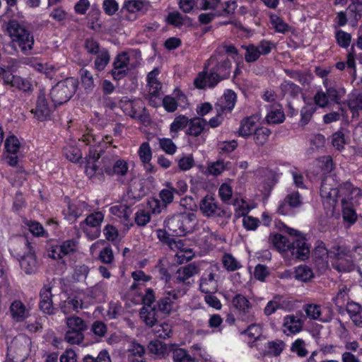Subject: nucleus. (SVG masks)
I'll use <instances>...</instances> for the list:
<instances>
[{"instance_id":"f257e3e1","label":"nucleus","mask_w":362,"mask_h":362,"mask_svg":"<svg viewBox=\"0 0 362 362\" xmlns=\"http://www.w3.org/2000/svg\"><path fill=\"white\" fill-rule=\"evenodd\" d=\"M100 153L90 148L88 155L86 157L85 173L93 182H103L105 180V175L113 176L115 167L119 157L118 155L112 153H107L102 157L100 163L98 165Z\"/></svg>"},{"instance_id":"f03ea898","label":"nucleus","mask_w":362,"mask_h":362,"mask_svg":"<svg viewBox=\"0 0 362 362\" xmlns=\"http://www.w3.org/2000/svg\"><path fill=\"white\" fill-rule=\"evenodd\" d=\"M286 232L290 235H293L296 239L290 243L288 238L279 233L270 235L269 239L274 246L280 252H291V256L300 260H305L308 258L310 246L308 243L304 235L298 230L284 226Z\"/></svg>"},{"instance_id":"7ed1b4c3","label":"nucleus","mask_w":362,"mask_h":362,"mask_svg":"<svg viewBox=\"0 0 362 362\" xmlns=\"http://www.w3.org/2000/svg\"><path fill=\"white\" fill-rule=\"evenodd\" d=\"M7 30L13 47H18L24 54H28L32 51L35 44L34 37L23 25L16 21H10Z\"/></svg>"},{"instance_id":"20e7f679","label":"nucleus","mask_w":362,"mask_h":362,"mask_svg":"<svg viewBox=\"0 0 362 362\" xmlns=\"http://www.w3.org/2000/svg\"><path fill=\"white\" fill-rule=\"evenodd\" d=\"M198 221L193 212L179 213L168 217L164 221V226L177 236H184L192 233Z\"/></svg>"},{"instance_id":"39448f33","label":"nucleus","mask_w":362,"mask_h":362,"mask_svg":"<svg viewBox=\"0 0 362 362\" xmlns=\"http://www.w3.org/2000/svg\"><path fill=\"white\" fill-rule=\"evenodd\" d=\"M187 291L186 288H172L165 286L156 303L158 310L168 315L176 313L180 308V299Z\"/></svg>"},{"instance_id":"423d86ee","label":"nucleus","mask_w":362,"mask_h":362,"mask_svg":"<svg viewBox=\"0 0 362 362\" xmlns=\"http://www.w3.org/2000/svg\"><path fill=\"white\" fill-rule=\"evenodd\" d=\"M263 300L262 297L252 296L247 298L242 294H236L232 298L231 303L240 319L249 322L255 320V310L259 307Z\"/></svg>"},{"instance_id":"0eeeda50","label":"nucleus","mask_w":362,"mask_h":362,"mask_svg":"<svg viewBox=\"0 0 362 362\" xmlns=\"http://www.w3.org/2000/svg\"><path fill=\"white\" fill-rule=\"evenodd\" d=\"M78 88L77 80L73 77L58 82L49 93V97L54 106L68 102L74 95Z\"/></svg>"},{"instance_id":"6e6552de","label":"nucleus","mask_w":362,"mask_h":362,"mask_svg":"<svg viewBox=\"0 0 362 362\" xmlns=\"http://www.w3.org/2000/svg\"><path fill=\"white\" fill-rule=\"evenodd\" d=\"M320 196L324 207L331 211L333 214L339 201L341 202V196L340 191L332 176H327L322 180L320 187Z\"/></svg>"},{"instance_id":"1a4fd4ad","label":"nucleus","mask_w":362,"mask_h":362,"mask_svg":"<svg viewBox=\"0 0 362 362\" xmlns=\"http://www.w3.org/2000/svg\"><path fill=\"white\" fill-rule=\"evenodd\" d=\"M66 206L62 209V215L64 218L70 224L76 223L77 219L83 214L91 211L90 206L83 201L72 200L66 197Z\"/></svg>"},{"instance_id":"9d476101","label":"nucleus","mask_w":362,"mask_h":362,"mask_svg":"<svg viewBox=\"0 0 362 362\" xmlns=\"http://www.w3.org/2000/svg\"><path fill=\"white\" fill-rule=\"evenodd\" d=\"M134 54L133 51L119 53L114 59L113 68L110 73L114 80H121L124 78L130 70V60Z\"/></svg>"},{"instance_id":"9b49d317","label":"nucleus","mask_w":362,"mask_h":362,"mask_svg":"<svg viewBox=\"0 0 362 362\" xmlns=\"http://www.w3.org/2000/svg\"><path fill=\"white\" fill-rule=\"evenodd\" d=\"M103 219L104 214L101 211L92 213L80 223V228L90 240H94L100 235L99 227Z\"/></svg>"},{"instance_id":"f8f14e48","label":"nucleus","mask_w":362,"mask_h":362,"mask_svg":"<svg viewBox=\"0 0 362 362\" xmlns=\"http://www.w3.org/2000/svg\"><path fill=\"white\" fill-rule=\"evenodd\" d=\"M303 310L309 319L322 322H330L334 315L333 310L330 307L322 308L317 304H306L303 306Z\"/></svg>"},{"instance_id":"ddd939ff","label":"nucleus","mask_w":362,"mask_h":362,"mask_svg":"<svg viewBox=\"0 0 362 362\" xmlns=\"http://www.w3.org/2000/svg\"><path fill=\"white\" fill-rule=\"evenodd\" d=\"M0 75L2 76L4 83L11 86L23 92H31L33 86L29 80L19 76L13 75L4 67L0 66Z\"/></svg>"},{"instance_id":"4468645a","label":"nucleus","mask_w":362,"mask_h":362,"mask_svg":"<svg viewBox=\"0 0 362 362\" xmlns=\"http://www.w3.org/2000/svg\"><path fill=\"white\" fill-rule=\"evenodd\" d=\"M78 248V242L69 239L53 245L49 250V256L54 259H61L64 257L74 254Z\"/></svg>"},{"instance_id":"2eb2a0df","label":"nucleus","mask_w":362,"mask_h":362,"mask_svg":"<svg viewBox=\"0 0 362 362\" xmlns=\"http://www.w3.org/2000/svg\"><path fill=\"white\" fill-rule=\"evenodd\" d=\"M199 209L204 216L208 218L226 216V211L219 206L216 199L210 195H206L201 200Z\"/></svg>"},{"instance_id":"dca6fc26","label":"nucleus","mask_w":362,"mask_h":362,"mask_svg":"<svg viewBox=\"0 0 362 362\" xmlns=\"http://www.w3.org/2000/svg\"><path fill=\"white\" fill-rule=\"evenodd\" d=\"M147 6L148 3L143 0H125L122 6L121 11L125 20L134 21L138 18V13L146 11Z\"/></svg>"},{"instance_id":"f3484780","label":"nucleus","mask_w":362,"mask_h":362,"mask_svg":"<svg viewBox=\"0 0 362 362\" xmlns=\"http://www.w3.org/2000/svg\"><path fill=\"white\" fill-rule=\"evenodd\" d=\"M316 252H320L322 255H327L331 258H335L338 260L346 259L351 263V248L345 245H334L330 250H327L323 243H321L316 248Z\"/></svg>"},{"instance_id":"a211bd4d","label":"nucleus","mask_w":362,"mask_h":362,"mask_svg":"<svg viewBox=\"0 0 362 362\" xmlns=\"http://www.w3.org/2000/svg\"><path fill=\"white\" fill-rule=\"evenodd\" d=\"M61 311L64 315L70 314L73 312L78 313L81 309L86 308L85 300L81 293L69 295L64 300L59 304Z\"/></svg>"},{"instance_id":"6ab92c4d","label":"nucleus","mask_w":362,"mask_h":362,"mask_svg":"<svg viewBox=\"0 0 362 362\" xmlns=\"http://www.w3.org/2000/svg\"><path fill=\"white\" fill-rule=\"evenodd\" d=\"M303 201L300 193L298 191H293L288 193L278 206L277 211L281 215H289L291 209L299 207L302 205Z\"/></svg>"},{"instance_id":"aec40b11","label":"nucleus","mask_w":362,"mask_h":362,"mask_svg":"<svg viewBox=\"0 0 362 362\" xmlns=\"http://www.w3.org/2000/svg\"><path fill=\"white\" fill-rule=\"evenodd\" d=\"M199 267L194 263L180 267L176 272L175 281L178 284L190 286L194 282L193 277L198 274Z\"/></svg>"},{"instance_id":"412c9836","label":"nucleus","mask_w":362,"mask_h":362,"mask_svg":"<svg viewBox=\"0 0 362 362\" xmlns=\"http://www.w3.org/2000/svg\"><path fill=\"white\" fill-rule=\"evenodd\" d=\"M31 307L24 304L21 300H13L9 308L11 317L15 322H23L30 316Z\"/></svg>"},{"instance_id":"4be33fe9","label":"nucleus","mask_w":362,"mask_h":362,"mask_svg":"<svg viewBox=\"0 0 362 362\" xmlns=\"http://www.w3.org/2000/svg\"><path fill=\"white\" fill-rule=\"evenodd\" d=\"M52 112V108L47 101L45 93L41 90L37 98L36 106L31 112L39 121H45L49 118Z\"/></svg>"},{"instance_id":"5701e85b","label":"nucleus","mask_w":362,"mask_h":362,"mask_svg":"<svg viewBox=\"0 0 362 362\" xmlns=\"http://www.w3.org/2000/svg\"><path fill=\"white\" fill-rule=\"evenodd\" d=\"M223 79L217 75L212 69L208 73L203 71L198 74L194 81L196 88L204 89L206 88H214Z\"/></svg>"},{"instance_id":"b1692460","label":"nucleus","mask_w":362,"mask_h":362,"mask_svg":"<svg viewBox=\"0 0 362 362\" xmlns=\"http://www.w3.org/2000/svg\"><path fill=\"white\" fill-rule=\"evenodd\" d=\"M303 326V322L300 317L294 315H287L283 319L282 331L287 336L293 335L299 333Z\"/></svg>"},{"instance_id":"393cba45","label":"nucleus","mask_w":362,"mask_h":362,"mask_svg":"<svg viewBox=\"0 0 362 362\" xmlns=\"http://www.w3.org/2000/svg\"><path fill=\"white\" fill-rule=\"evenodd\" d=\"M52 287L45 286L40 292L39 307L42 312L48 315L54 314Z\"/></svg>"},{"instance_id":"a878e982","label":"nucleus","mask_w":362,"mask_h":362,"mask_svg":"<svg viewBox=\"0 0 362 362\" xmlns=\"http://www.w3.org/2000/svg\"><path fill=\"white\" fill-rule=\"evenodd\" d=\"M23 244L27 247L29 253L20 259V266L26 274H30L37 269V261L35 255L31 253L30 243L26 238L23 239Z\"/></svg>"},{"instance_id":"bb28decb","label":"nucleus","mask_w":362,"mask_h":362,"mask_svg":"<svg viewBox=\"0 0 362 362\" xmlns=\"http://www.w3.org/2000/svg\"><path fill=\"white\" fill-rule=\"evenodd\" d=\"M209 65L214 66L211 69L223 80L229 76L231 69V62L228 59L217 61L216 58L211 57L209 60Z\"/></svg>"},{"instance_id":"cd10ccee","label":"nucleus","mask_w":362,"mask_h":362,"mask_svg":"<svg viewBox=\"0 0 362 362\" xmlns=\"http://www.w3.org/2000/svg\"><path fill=\"white\" fill-rule=\"evenodd\" d=\"M86 307L97 300H102L105 297V289L102 284H98L81 293Z\"/></svg>"},{"instance_id":"c85d7f7f","label":"nucleus","mask_w":362,"mask_h":362,"mask_svg":"<svg viewBox=\"0 0 362 362\" xmlns=\"http://www.w3.org/2000/svg\"><path fill=\"white\" fill-rule=\"evenodd\" d=\"M236 94L231 90H227L223 96L218 100L216 107L218 111L222 112H230L235 107L236 103Z\"/></svg>"},{"instance_id":"c756f323","label":"nucleus","mask_w":362,"mask_h":362,"mask_svg":"<svg viewBox=\"0 0 362 362\" xmlns=\"http://www.w3.org/2000/svg\"><path fill=\"white\" fill-rule=\"evenodd\" d=\"M258 117L255 115L244 118L240 122L238 131L239 135L247 138L253 134L258 127Z\"/></svg>"},{"instance_id":"7c9ffc66","label":"nucleus","mask_w":362,"mask_h":362,"mask_svg":"<svg viewBox=\"0 0 362 362\" xmlns=\"http://www.w3.org/2000/svg\"><path fill=\"white\" fill-rule=\"evenodd\" d=\"M119 106L123 112L132 117H138V113L142 107V101L139 99L130 100L127 98H123L119 102Z\"/></svg>"},{"instance_id":"2f4dec72","label":"nucleus","mask_w":362,"mask_h":362,"mask_svg":"<svg viewBox=\"0 0 362 362\" xmlns=\"http://www.w3.org/2000/svg\"><path fill=\"white\" fill-rule=\"evenodd\" d=\"M21 63L24 65L29 66L35 70L44 73L47 76H49L52 73L55 71V68L52 65L47 64H42L36 57H27L21 60Z\"/></svg>"},{"instance_id":"473e14b6","label":"nucleus","mask_w":362,"mask_h":362,"mask_svg":"<svg viewBox=\"0 0 362 362\" xmlns=\"http://www.w3.org/2000/svg\"><path fill=\"white\" fill-rule=\"evenodd\" d=\"M206 126L207 122L205 119L198 117L189 119L186 134L197 137L202 134Z\"/></svg>"},{"instance_id":"72a5a7b5","label":"nucleus","mask_w":362,"mask_h":362,"mask_svg":"<svg viewBox=\"0 0 362 362\" xmlns=\"http://www.w3.org/2000/svg\"><path fill=\"white\" fill-rule=\"evenodd\" d=\"M217 284L215 280V274L212 272L207 271L200 279L199 288L204 293H211L216 291Z\"/></svg>"},{"instance_id":"f704fd0d","label":"nucleus","mask_w":362,"mask_h":362,"mask_svg":"<svg viewBox=\"0 0 362 362\" xmlns=\"http://www.w3.org/2000/svg\"><path fill=\"white\" fill-rule=\"evenodd\" d=\"M285 347V342L281 339L269 341L264 345L262 354L264 356H278L282 353Z\"/></svg>"},{"instance_id":"c9c22d12","label":"nucleus","mask_w":362,"mask_h":362,"mask_svg":"<svg viewBox=\"0 0 362 362\" xmlns=\"http://www.w3.org/2000/svg\"><path fill=\"white\" fill-rule=\"evenodd\" d=\"M338 189L340 191L341 199L342 198H346V201L349 202L351 199L361 196V189L358 187H354L349 182L343 183L338 187Z\"/></svg>"},{"instance_id":"e433bc0d","label":"nucleus","mask_w":362,"mask_h":362,"mask_svg":"<svg viewBox=\"0 0 362 362\" xmlns=\"http://www.w3.org/2000/svg\"><path fill=\"white\" fill-rule=\"evenodd\" d=\"M262 327L259 325L252 324L248 326V327L241 332L242 335H245L250 340H252V341H249V345L250 347L257 346L258 349V344H255L256 341L260 339L262 337Z\"/></svg>"},{"instance_id":"4c0bfd02","label":"nucleus","mask_w":362,"mask_h":362,"mask_svg":"<svg viewBox=\"0 0 362 362\" xmlns=\"http://www.w3.org/2000/svg\"><path fill=\"white\" fill-rule=\"evenodd\" d=\"M189 119L183 115H177L170 125V132L173 139L178 137L179 132L188 127Z\"/></svg>"},{"instance_id":"58836bf2","label":"nucleus","mask_w":362,"mask_h":362,"mask_svg":"<svg viewBox=\"0 0 362 362\" xmlns=\"http://www.w3.org/2000/svg\"><path fill=\"white\" fill-rule=\"evenodd\" d=\"M346 310L353 323L357 327H362V308L361 305L356 303H348Z\"/></svg>"},{"instance_id":"ea45409f","label":"nucleus","mask_w":362,"mask_h":362,"mask_svg":"<svg viewBox=\"0 0 362 362\" xmlns=\"http://www.w3.org/2000/svg\"><path fill=\"white\" fill-rule=\"evenodd\" d=\"M342 216L344 221L350 224L354 223L357 220L356 211L352 208V204L346 201V198L341 199Z\"/></svg>"},{"instance_id":"a19ab883","label":"nucleus","mask_w":362,"mask_h":362,"mask_svg":"<svg viewBox=\"0 0 362 362\" xmlns=\"http://www.w3.org/2000/svg\"><path fill=\"white\" fill-rule=\"evenodd\" d=\"M132 277L134 283L130 287L131 291L142 290L144 288V283L148 282L151 279V276L146 275L142 270H136L132 273Z\"/></svg>"},{"instance_id":"79ce46f5","label":"nucleus","mask_w":362,"mask_h":362,"mask_svg":"<svg viewBox=\"0 0 362 362\" xmlns=\"http://www.w3.org/2000/svg\"><path fill=\"white\" fill-rule=\"evenodd\" d=\"M140 317L143 322L149 327H153L157 322L156 311L151 306H144L140 311Z\"/></svg>"},{"instance_id":"37998d69","label":"nucleus","mask_w":362,"mask_h":362,"mask_svg":"<svg viewBox=\"0 0 362 362\" xmlns=\"http://www.w3.org/2000/svg\"><path fill=\"white\" fill-rule=\"evenodd\" d=\"M149 351L156 357L162 358L168 354V347L167 344L158 341L154 340L150 341L148 345Z\"/></svg>"},{"instance_id":"c03bdc74","label":"nucleus","mask_w":362,"mask_h":362,"mask_svg":"<svg viewBox=\"0 0 362 362\" xmlns=\"http://www.w3.org/2000/svg\"><path fill=\"white\" fill-rule=\"evenodd\" d=\"M129 360L132 362H143V356L145 353V349L141 344L132 342L129 349Z\"/></svg>"},{"instance_id":"a18cd8bd","label":"nucleus","mask_w":362,"mask_h":362,"mask_svg":"<svg viewBox=\"0 0 362 362\" xmlns=\"http://www.w3.org/2000/svg\"><path fill=\"white\" fill-rule=\"evenodd\" d=\"M110 211L114 216L121 218L122 221H129L132 212L130 206L124 204L112 206L110 208Z\"/></svg>"},{"instance_id":"49530a36","label":"nucleus","mask_w":362,"mask_h":362,"mask_svg":"<svg viewBox=\"0 0 362 362\" xmlns=\"http://www.w3.org/2000/svg\"><path fill=\"white\" fill-rule=\"evenodd\" d=\"M284 95L291 98L297 97L301 93V88L291 81H284L279 86Z\"/></svg>"},{"instance_id":"de8ad7c7","label":"nucleus","mask_w":362,"mask_h":362,"mask_svg":"<svg viewBox=\"0 0 362 362\" xmlns=\"http://www.w3.org/2000/svg\"><path fill=\"white\" fill-rule=\"evenodd\" d=\"M173 362H198L195 357L192 356L188 351L183 348H176L172 351Z\"/></svg>"},{"instance_id":"09e8293b","label":"nucleus","mask_w":362,"mask_h":362,"mask_svg":"<svg viewBox=\"0 0 362 362\" xmlns=\"http://www.w3.org/2000/svg\"><path fill=\"white\" fill-rule=\"evenodd\" d=\"M66 324L68 330L83 332L86 329L85 321L78 316H71L66 317Z\"/></svg>"},{"instance_id":"8fccbe9b","label":"nucleus","mask_w":362,"mask_h":362,"mask_svg":"<svg viewBox=\"0 0 362 362\" xmlns=\"http://www.w3.org/2000/svg\"><path fill=\"white\" fill-rule=\"evenodd\" d=\"M96 55L94 67L98 71H103L110 62V56L109 52L106 49L102 48L100 52Z\"/></svg>"},{"instance_id":"3c124183","label":"nucleus","mask_w":362,"mask_h":362,"mask_svg":"<svg viewBox=\"0 0 362 362\" xmlns=\"http://www.w3.org/2000/svg\"><path fill=\"white\" fill-rule=\"evenodd\" d=\"M272 132L267 127H257L254 132V141L258 146H264L268 141Z\"/></svg>"},{"instance_id":"603ef678","label":"nucleus","mask_w":362,"mask_h":362,"mask_svg":"<svg viewBox=\"0 0 362 362\" xmlns=\"http://www.w3.org/2000/svg\"><path fill=\"white\" fill-rule=\"evenodd\" d=\"M349 108L353 112V115L358 110H362V93L355 92L349 95L347 100Z\"/></svg>"},{"instance_id":"864d4df0","label":"nucleus","mask_w":362,"mask_h":362,"mask_svg":"<svg viewBox=\"0 0 362 362\" xmlns=\"http://www.w3.org/2000/svg\"><path fill=\"white\" fill-rule=\"evenodd\" d=\"M222 262L224 268L229 272H234L242 267L240 262L230 253L223 255Z\"/></svg>"},{"instance_id":"5fc2aeb1","label":"nucleus","mask_w":362,"mask_h":362,"mask_svg":"<svg viewBox=\"0 0 362 362\" xmlns=\"http://www.w3.org/2000/svg\"><path fill=\"white\" fill-rule=\"evenodd\" d=\"M79 76L84 89L87 91L92 90L95 84L93 76L90 71L86 69L82 68L79 71Z\"/></svg>"},{"instance_id":"6e6d98bb","label":"nucleus","mask_w":362,"mask_h":362,"mask_svg":"<svg viewBox=\"0 0 362 362\" xmlns=\"http://www.w3.org/2000/svg\"><path fill=\"white\" fill-rule=\"evenodd\" d=\"M290 351L295 353L300 358H304L308 354L305 341L301 338L296 339L291 344Z\"/></svg>"},{"instance_id":"4d7b16f0","label":"nucleus","mask_w":362,"mask_h":362,"mask_svg":"<svg viewBox=\"0 0 362 362\" xmlns=\"http://www.w3.org/2000/svg\"><path fill=\"white\" fill-rule=\"evenodd\" d=\"M295 278L300 281H308L313 276L312 269L306 265H300L295 269Z\"/></svg>"},{"instance_id":"13d9d810","label":"nucleus","mask_w":362,"mask_h":362,"mask_svg":"<svg viewBox=\"0 0 362 362\" xmlns=\"http://www.w3.org/2000/svg\"><path fill=\"white\" fill-rule=\"evenodd\" d=\"M270 23L276 32L280 33H285L289 29V25L284 22V21L276 14H271L269 16Z\"/></svg>"},{"instance_id":"bf43d9fd","label":"nucleus","mask_w":362,"mask_h":362,"mask_svg":"<svg viewBox=\"0 0 362 362\" xmlns=\"http://www.w3.org/2000/svg\"><path fill=\"white\" fill-rule=\"evenodd\" d=\"M316 111V107L313 103H307L302 107L300 111V120L301 125H306L311 119L313 113Z\"/></svg>"},{"instance_id":"052dcab7","label":"nucleus","mask_w":362,"mask_h":362,"mask_svg":"<svg viewBox=\"0 0 362 362\" xmlns=\"http://www.w3.org/2000/svg\"><path fill=\"white\" fill-rule=\"evenodd\" d=\"M151 214L145 208L139 209L135 213L134 221L137 226L144 227L151 221Z\"/></svg>"},{"instance_id":"680f3d73","label":"nucleus","mask_w":362,"mask_h":362,"mask_svg":"<svg viewBox=\"0 0 362 362\" xmlns=\"http://www.w3.org/2000/svg\"><path fill=\"white\" fill-rule=\"evenodd\" d=\"M20 147V141L16 136L11 135L6 139L5 149L6 153L17 154L19 152Z\"/></svg>"},{"instance_id":"e2e57ef3","label":"nucleus","mask_w":362,"mask_h":362,"mask_svg":"<svg viewBox=\"0 0 362 362\" xmlns=\"http://www.w3.org/2000/svg\"><path fill=\"white\" fill-rule=\"evenodd\" d=\"M154 332L157 337L162 339H168L172 334V326L167 322L159 325H155Z\"/></svg>"},{"instance_id":"0e129e2a","label":"nucleus","mask_w":362,"mask_h":362,"mask_svg":"<svg viewBox=\"0 0 362 362\" xmlns=\"http://www.w3.org/2000/svg\"><path fill=\"white\" fill-rule=\"evenodd\" d=\"M326 93L329 101L338 103L341 98L345 95L346 90L341 87L329 86L327 88Z\"/></svg>"},{"instance_id":"69168bd1","label":"nucleus","mask_w":362,"mask_h":362,"mask_svg":"<svg viewBox=\"0 0 362 362\" xmlns=\"http://www.w3.org/2000/svg\"><path fill=\"white\" fill-rule=\"evenodd\" d=\"M64 154L71 162H78L82 154L80 149L73 145H67L64 148Z\"/></svg>"},{"instance_id":"338daca9","label":"nucleus","mask_w":362,"mask_h":362,"mask_svg":"<svg viewBox=\"0 0 362 362\" xmlns=\"http://www.w3.org/2000/svg\"><path fill=\"white\" fill-rule=\"evenodd\" d=\"M346 144V140L343 131L339 130L332 135V144L336 150L341 151Z\"/></svg>"},{"instance_id":"774afa93","label":"nucleus","mask_w":362,"mask_h":362,"mask_svg":"<svg viewBox=\"0 0 362 362\" xmlns=\"http://www.w3.org/2000/svg\"><path fill=\"white\" fill-rule=\"evenodd\" d=\"M284 119L285 115L281 109L272 110L266 116V120L269 124H280L282 123Z\"/></svg>"}]
</instances>
